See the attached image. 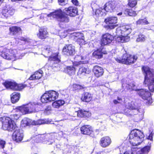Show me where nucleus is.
I'll return each instance as SVG.
<instances>
[{"instance_id": "obj_12", "label": "nucleus", "mask_w": 154, "mask_h": 154, "mask_svg": "<svg viewBox=\"0 0 154 154\" xmlns=\"http://www.w3.org/2000/svg\"><path fill=\"white\" fill-rule=\"evenodd\" d=\"M15 12V10L13 8L5 5L2 7L1 13L4 17L7 18L13 15Z\"/></svg>"}, {"instance_id": "obj_2", "label": "nucleus", "mask_w": 154, "mask_h": 154, "mask_svg": "<svg viewBox=\"0 0 154 154\" xmlns=\"http://www.w3.org/2000/svg\"><path fill=\"white\" fill-rule=\"evenodd\" d=\"M144 75V84L148 86L150 92H154V72L152 70L147 66H143L142 68Z\"/></svg>"}, {"instance_id": "obj_10", "label": "nucleus", "mask_w": 154, "mask_h": 154, "mask_svg": "<svg viewBox=\"0 0 154 154\" xmlns=\"http://www.w3.org/2000/svg\"><path fill=\"white\" fill-rule=\"evenodd\" d=\"M138 57L136 55H131L125 54L123 55L122 59L116 58V60L119 63H122L126 64H131L135 63Z\"/></svg>"}, {"instance_id": "obj_60", "label": "nucleus", "mask_w": 154, "mask_h": 154, "mask_svg": "<svg viewBox=\"0 0 154 154\" xmlns=\"http://www.w3.org/2000/svg\"><path fill=\"white\" fill-rule=\"evenodd\" d=\"M121 149V146H120V148H119V149L120 150V151H121V150H122V149Z\"/></svg>"}, {"instance_id": "obj_17", "label": "nucleus", "mask_w": 154, "mask_h": 154, "mask_svg": "<svg viewBox=\"0 0 154 154\" xmlns=\"http://www.w3.org/2000/svg\"><path fill=\"white\" fill-rule=\"evenodd\" d=\"M151 144V143H150L149 145L146 146L137 151H132V153L131 154H148L150 150Z\"/></svg>"}, {"instance_id": "obj_15", "label": "nucleus", "mask_w": 154, "mask_h": 154, "mask_svg": "<svg viewBox=\"0 0 154 154\" xmlns=\"http://www.w3.org/2000/svg\"><path fill=\"white\" fill-rule=\"evenodd\" d=\"M63 53L67 55H72L75 54V47L71 45H68L65 46L63 48Z\"/></svg>"}, {"instance_id": "obj_45", "label": "nucleus", "mask_w": 154, "mask_h": 154, "mask_svg": "<svg viewBox=\"0 0 154 154\" xmlns=\"http://www.w3.org/2000/svg\"><path fill=\"white\" fill-rule=\"evenodd\" d=\"M59 4L61 5H64L68 3V0H58Z\"/></svg>"}, {"instance_id": "obj_23", "label": "nucleus", "mask_w": 154, "mask_h": 154, "mask_svg": "<svg viewBox=\"0 0 154 154\" xmlns=\"http://www.w3.org/2000/svg\"><path fill=\"white\" fill-rule=\"evenodd\" d=\"M111 140L108 137H102L100 139V144L103 147H106L109 146L111 143Z\"/></svg>"}, {"instance_id": "obj_31", "label": "nucleus", "mask_w": 154, "mask_h": 154, "mask_svg": "<svg viewBox=\"0 0 154 154\" xmlns=\"http://www.w3.org/2000/svg\"><path fill=\"white\" fill-rule=\"evenodd\" d=\"M33 120L28 118H24L22 120L21 124L22 126L25 127L29 126L30 125H33Z\"/></svg>"}, {"instance_id": "obj_9", "label": "nucleus", "mask_w": 154, "mask_h": 154, "mask_svg": "<svg viewBox=\"0 0 154 154\" xmlns=\"http://www.w3.org/2000/svg\"><path fill=\"white\" fill-rule=\"evenodd\" d=\"M17 53V51L15 49H9L4 48L0 54V55L4 59L14 60H15Z\"/></svg>"}, {"instance_id": "obj_32", "label": "nucleus", "mask_w": 154, "mask_h": 154, "mask_svg": "<svg viewBox=\"0 0 154 154\" xmlns=\"http://www.w3.org/2000/svg\"><path fill=\"white\" fill-rule=\"evenodd\" d=\"M65 103L64 100H60L55 101L52 103V106L53 107L55 108H59L60 106H62Z\"/></svg>"}, {"instance_id": "obj_28", "label": "nucleus", "mask_w": 154, "mask_h": 154, "mask_svg": "<svg viewBox=\"0 0 154 154\" xmlns=\"http://www.w3.org/2000/svg\"><path fill=\"white\" fill-rule=\"evenodd\" d=\"M104 22L107 24H115L117 22V18L115 17H109L105 20Z\"/></svg>"}, {"instance_id": "obj_58", "label": "nucleus", "mask_w": 154, "mask_h": 154, "mask_svg": "<svg viewBox=\"0 0 154 154\" xmlns=\"http://www.w3.org/2000/svg\"><path fill=\"white\" fill-rule=\"evenodd\" d=\"M53 143V141H51L50 142H48V143H48V144H52V143Z\"/></svg>"}, {"instance_id": "obj_8", "label": "nucleus", "mask_w": 154, "mask_h": 154, "mask_svg": "<svg viewBox=\"0 0 154 154\" xmlns=\"http://www.w3.org/2000/svg\"><path fill=\"white\" fill-rule=\"evenodd\" d=\"M58 93L54 91H50L44 94L41 98L42 103H46L55 100L58 97Z\"/></svg>"}, {"instance_id": "obj_46", "label": "nucleus", "mask_w": 154, "mask_h": 154, "mask_svg": "<svg viewBox=\"0 0 154 154\" xmlns=\"http://www.w3.org/2000/svg\"><path fill=\"white\" fill-rule=\"evenodd\" d=\"M122 102V100L121 98L118 97L117 100H114L113 101V102L115 104H117L119 103H121Z\"/></svg>"}, {"instance_id": "obj_34", "label": "nucleus", "mask_w": 154, "mask_h": 154, "mask_svg": "<svg viewBox=\"0 0 154 154\" xmlns=\"http://www.w3.org/2000/svg\"><path fill=\"white\" fill-rule=\"evenodd\" d=\"M9 30L11 33L15 35L21 30V29L18 27L13 26L10 28Z\"/></svg>"}, {"instance_id": "obj_27", "label": "nucleus", "mask_w": 154, "mask_h": 154, "mask_svg": "<svg viewBox=\"0 0 154 154\" xmlns=\"http://www.w3.org/2000/svg\"><path fill=\"white\" fill-rule=\"evenodd\" d=\"M48 32L45 29L40 28L39 29V32L37 34L38 37L40 38L45 39L47 36Z\"/></svg>"}, {"instance_id": "obj_30", "label": "nucleus", "mask_w": 154, "mask_h": 154, "mask_svg": "<svg viewBox=\"0 0 154 154\" xmlns=\"http://www.w3.org/2000/svg\"><path fill=\"white\" fill-rule=\"evenodd\" d=\"M20 94L17 92H14L11 95V100L13 103H15L19 100Z\"/></svg>"}, {"instance_id": "obj_29", "label": "nucleus", "mask_w": 154, "mask_h": 154, "mask_svg": "<svg viewBox=\"0 0 154 154\" xmlns=\"http://www.w3.org/2000/svg\"><path fill=\"white\" fill-rule=\"evenodd\" d=\"M81 99L84 102H88L91 100L92 97L90 94L86 92L82 95Z\"/></svg>"}, {"instance_id": "obj_52", "label": "nucleus", "mask_w": 154, "mask_h": 154, "mask_svg": "<svg viewBox=\"0 0 154 154\" xmlns=\"http://www.w3.org/2000/svg\"><path fill=\"white\" fill-rule=\"evenodd\" d=\"M88 61H79L78 63L79 64H80L81 63L85 64L86 63H88Z\"/></svg>"}, {"instance_id": "obj_43", "label": "nucleus", "mask_w": 154, "mask_h": 154, "mask_svg": "<svg viewBox=\"0 0 154 154\" xmlns=\"http://www.w3.org/2000/svg\"><path fill=\"white\" fill-rule=\"evenodd\" d=\"M15 90L20 91L23 89L24 88L23 85L22 84H16V86L15 87Z\"/></svg>"}, {"instance_id": "obj_19", "label": "nucleus", "mask_w": 154, "mask_h": 154, "mask_svg": "<svg viewBox=\"0 0 154 154\" xmlns=\"http://www.w3.org/2000/svg\"><path fill=\"white\" fill-rule=\"evenodd\" d=\"M15 40L17 42V44H23L27 43L30 45H33L34 41L29 38H26L23 37L17 38Z\"/></svg>"}, {"instance_id": "obj_51", "label": "nucleus", "mask_w": 154, "mask_h": 154, "mask_svg": "<svg viewBox=\"0 0 154 154\" xmlns=\"http://www.w3.org/2000/svg\"><path fill=\"white\" fill-rule=\"evenodd\" d=\"M72 3L75 5H78L79 3L77 0H72Z\"/></svg>"}, {"instance_id": "obj_20", "label": "nucleus", "mask_w": 154, "mask_h": 154, "mask_svg": "<svg viewBox=\"0 0 154 154\" xmlns=\"http://www.w3.org/2000/svg\"><path fill=\"white\" fill-rule=\"evenodd\" d=\"M115 2L113 1H109L107 2L104 5L103 9L107 12H112L115 8Z\"/></svg>"}, {"instance_id": "obj_50", "label": "nucleus", "mask_w": 154, "mask_h": 154, "mask_svg": "<svg viewBox=\"0 0 154 154\" xmlns=\"http://www.w3.org/2000/svg\"><path fill=\"white\" fill-rule=\"evenodd\" d=\"M117 26V25H114L111 26H107V28H109L110 29H114L115 27Z\"/></svg>"}, {"instance_id": "obj_48", "label": "nucleus", "mask_w": 154, "mask_h": 154, "mask_svg": "<svg viewBox=\"0 0 154 154\" xmlns=\"http://www.w3.org/2000/svg\"><path fill=\"white\" fill-rule=\"evenodd\" d=\"M154 134V133L152 131L149 134V136L147 137V139L150 140L151 142V143L153 141V137Z\"/></svg>"}, {"instance_id": "obj_36", "label": "nucleus", "mask_w": 154, "mask_h": 154, "mask_svg": "<svg viewBox=\"0 0 154 154\" xmlns=\"http://www.w3.org/2000/svg\"><path fill=\"white\" fill-rule=\"evenodd\" d=\"M67 72L70 75H74L75 74V69L72 66H69L67 67Z\"/></svg>"}, {"instance_id": "obj_18", "label": "nucleus", "mask_w": 154, "mask_h": 154, "mask_svg": "<svg viewBox=\"0 0 154 154\" xmlns=\"http://www.w3.org/2000/svg\"><path fill=\"white\" fill-rule=\"evenodd\" d=\"M92 71L94 75L97 78L102 76L104 73L103 68L97 65L94 66Z\"/></svg>"}, {"instance_id": "obj_5", "label": "nucleus", "mask_w": 154, "mask_h": 154, "mask_svg": "<svg viewBox=\"0 0 154 154\" xmlns=\"http://www.w3.org/2000/svg\"><path fill=\"white\" fill-rule=\"evenodd\" d=\"M21 114H15L10 116L11 117H3L2 119V128L5 130L12 131L15 129L16 125L12 119L17 120L20 117Z\"/></svg>"}, {"instance_id": "obj_54", "label": "nucleus", "mask_w": 154, "mask_h": 154, "mask_svg": "<svg viewBox=\"0 0 154 154\" xmlns=\"http://www.w3.org/2000/svg\"><path fill=\"white\" fill-rule=\"evenodd\" d=\"M77 57L79 58H81L82 60L84 59L83 57H82L79 56H77Z\"/></svg>"}, {"instance_id": "obj_26", "label": "nucleus", "mask_w": 154, "mask_h": 154, "mask_svg": "<svg viewBox=\"0 0 154 154\" xmlns=\"http://www.w3.org/2000/svg\"><path fill=\"white\" fill-rule=\"evenodd\" d=\"M43 73V71L41 70H40L39 71L36 72L34 74L30 76L29 78V79L33 80L39 79L42 76Z\"/></svg>"}, {"instance_id": "obj_1", "label": "nucleus", "mask_w": 154, "mask_h": 154, "mask_svg": "<svg viewBox=\"0 0 154 154\" xmlns=\"http://www.w3.org/2000/svg\"><path fill=\"white\" fill-rule=\"evenodd\" d=\"M64 11V12H63L61 9H59L50 13L48 16L56 18L58 21L60 22L66 23L69 21L68 15L71 17H75L78 12L76 8L72 7L65 8Z\"/></svg>"}, {"instance_id": "obj_6", "label": "nucleus", "mask_w": 154, "mask_h": 154, "mask_svg": "<svg viewBox=\"0 0 154 154\" xmlns=\"http://www.w3.org/2000/svg\"><path fill=\"white\" fill-rule=\"evenodd\" d=\"M144 137L143 133L137 129L132 131L129 135V141L133 146L140 145L143 140Z\"/></svg>"}, {"instance_id": "obj_25", "label": "nucleus", "mask_w": 154, "mask_h": 154, "mask_svg": "<svg viewBox=\"0 0 154 154\" xmlns=\"http://www.w3.org/2000/svg\"><path fill=\"white\" fill-rule=\"evenodd\" d=\"M17 83L14 81H6L3 83L4 86L7 88L15 90V87Z\"/></svg>"}, {"instance_id": "obj_7", "label": "nucleus", "mask_w": 154, "mask_h": 154, "mask_svg": "<svg viewBox=\"0 0 154 154\" xmlns=\"http://www.w3.org/2000/svg\"><path fill=\"white\" fill-rule=\"evenodd\" d=\"M38 104L35 103H29L18 107L16 109V111L18 114H22L30 113L35 112L38 110Z\"/></svg>"}, {"instance_id": "obj_35", "label": "nucleus", "mask_w": 154, "mask_h": 154, "mask_svg": "<svg viewBox=\"0 0 154 154\" xmlns=\"http://www.w3.org/2000/svg\"><path fill=\"white\" fill-rule=\"evenodd\" d=\"M72 35L74 37V39L75 40L80 38H83L84 36L83 34L79 32H73L72 34Z\"/></svg>"}, {"instance_id": "obj_11", "label": "nucleus", "mask_w": 154, "mask_h": 154, "mask_svg": "<svg viewBox=\"0 0 154 154\" xmlns=\"http://www.w3.org/2000/svg\"><path fill=\"white\" fill-rule=\"evenodd\" d=\"M51 49L49 46H47L45 49V52L48 55H50L49 57L48 60L50 61H54V62L57 63L60 61V56H58L57 53L53 54L51 51Z\"/></svg>"}, {"instance_id": "obj_55", "label": "nucleus", "mask_w": 154, "mask_h": 154, "mask_svg": "<svg viewBox=\"0 0 154 154\" xmlns=\"http://www.w3.org/2000/svg\"><path fill=\"white\" fill-rule=\"evenodd\" d=\"M122 14V12H119V13H118L117 14V15H121Z\"/></svg>"}, {"instance_id": "obj_49", "label": "nucleus", "mask_w": 154, "mask_h": 154, "mask_svg": "<svg viewBox=\"0 0 154 154\" xmlns=\"http://www.w3.org/2000/svg\"><path fill=\"white\" fill-rule=\"evenodd\" d=\"M73 87L75 90L80 89H82V87L79 85L75 84L73 85Z\"/></svg>"}, {"instance_id": "obj_3", "label": "nucleus", "mask_w": 154, "mask_h": 154, "mask_svg": "<svg viewBox=\"0 0 154 154\" xmlns=\"http://www.w3.org/2000/svg\"><path fill=\"white\" fill-rule=\"evenodd\" d=\"M131 31V29L128 26H123L118 27L116 31V35L114 38L116 42H125L129 40L128 36Z\"/></svg>"}, {"instance_id": "obj_61", "label": "nucleus", "mask_w": 154, "mask_h": 154, "mask_svg": "<svg viewBox=\"0 0 154 154\" xmlns=\"http://www.w3.org/2000/svg\"><path fill=\"white\" fill-rule=\"evenodd\" d=\"M1 63V60H0V64Z\"/></svg>"}, {"instance_id": "obj_56", "label": "nucleus", "mask_w": 154, "mask_h": 154, "mask_svg": "<svg viewBox=\"0 0 154 154\" xmlns=\"http://www.w3.org/2000/svg\"><path fill=\"white\" fill-rule=\"evenodd\" d=\"M143 115L142 114H141V118H140L139 119H138V120H141V119H142V117H143Z\"/></svg>"}, {"instance_id": "obj_33", "label": "nucleus", "mask_w": 154, "mask_h": 154, "mask_svg": "<svg viewBox=\"0 0 154 154\" xmlns=\"http://www.w3.org/2000/svg\"><path fill=\"white\" fill-rule=\"evenodd\" d=\"M124 14L127 15L131 16H135L137 15L136 12L131 9H126L124 11Z\"/></svg>"}, {"instance_id": "obj_44", "label": "nucleus", "mask_w": 154, "mask_h": 154, "mask_svg": "<svg viewBox=\"0 0 154 154\" xmlns=\"http://www.w3.org/2000/svg\"><path fill=\"white\" fill-rule=\"evenodd\" d=\"M76 41L80 45H83L85 44V41L84 40V36H83V38H80L78 39Z\"/></svg>"}, {"instance_id": "obj_57", "label": "nucleus", "mask_w": 154, "mask_h": 154, "mask_svg": "<svg viewBox=\"0 0 154 154\" xmlns=\"http://www.w3.org/2000/svg\"><path fill=\"white\" fill-rule=\"evenodd\" d=\"M23 0H11V1L12 2H16L17 1H22Z\"/></svg>"}, {"instance_id": "obj_16", "label": "nucleus", "mask_w": 154, "mask_h": 154, "mask_svg": "<svg viewBox=\"0 0 154 154\" xmlns=\"http://www.w3.org/2000/svg\"><path fill=\"white\" fill-rule=\"evenodd\" d=\"M113 38V37L109 33H106L103 35L101 40V45L103 46L107 45L110 43Z\"/></svg>"}, {"instance_id": "obj_21", "label": "nucleus", "mask_w": 154, "mask_h": 154, "mask_svg": "<svg viewBox=\"0 0 154 154\" xmlns=\"http://www.w3.org/2000/svg\"><path fill=\"white\" fill-rule=\"evenodd\" d=\"M132 105V104L128 103L127 105H126V107L127 109H128L129 110V112H131L134 115H135V114L138 113V112L141 113L140 111H142V110L140 108H139L137 107L134 106Z\"/></svg>"}, {"instance_id": "obj_22", "label": "nucleus", "mask_w": 154, "mask_h": 154, "mask_svg": "<svg viewBox=\"0 0 154 154\" xmlns=\"http://www.w3.org/2000/svg\"><path fill=\"white\" fill-rule=\"evenodd\" d=\"M106 53V52L104 51L103 48H99L94 51L92 54V55L96 59H100L102 57L103 54Z\"/></svg>"}, {"instance_id": "obj_41", "label": "nucleus", "mask_w": 154, "mask_h": 154, "mask_svg": "<svg viewBox=\"0 0 154 154\" xmlns=\"http://www.w3.org/2000/svg\"><path fill=\"white\" fill-rule=\"evenodd\" d=\"M137 2L136 0H128V5L130 7L133 8L137 4Z\"/></svg>"}, {"instance_id": "obj_38", "label": "nucleus", "mask_w": 154, "mask_h": 154, "mask_svg": "<svg viewBox=\"0 0 154 154\" xmlns=\"http://www.w3.org/2000/svg\"><path fill=\"white\" fill-rule=\"evenodd\" d=\"M87 69L84 67H82L79 69L77 73V75L79 76L84 75L86 72Z\"/></svg>"}, {"instance_id": "obj_14", "label": "nucleus", "mask_w": 154, "mask_h": 154, "mask_svg": "<svg viewBox=\"0 0 154 154\" xmlns=\"http://www.w3.org/2000/svg\"><path fill=\"white\" fill-rule=\"evenodd\" d=\"M80 130L82 134L89 135L92 137H94L91 127L89 125H85L82 126Z\"/></svg>"}, {"instance_id": "obj_13", "label": "nucleus", "mask_w": 154, "mask_h": 154, "mask_svg": "<svg viewBox=\"0 0 154 154\" xmlns=\"http://www.w3.org/2000/svg\"><path fill=\"white\" fill-rule=\"evenodd\" d=\"M23 137V131L21 129H17L13 133L12 138L13 140L16 142H20Z\"/></svg>"}, {"instance_id": "obj_24", "label": "nucleus", "mask_w": 154, "mask_h": 154, "mask_svg": "<svg viewBox=\"0 0 154 154\" xmlns=\"http://www.w3.org/2000/svg\"><path fill=\"white\" fill-rule=\"evenodd\" d=\"M75 113L78 116L80 117H88L91 116V113L89 111L84 110L80 109L75 111Z\"/></svg>"}, {"instance_id": "obj_47", "label": "nucleus", "mask_w": 154, "mask_h": 154, "mask_svg": "<svg viewBox=\"0 0 154 154\" xmlns=\"http://www.w3.org/2000/svg\"><path fill=\"white\" fill-rule=\"evenodd\" d=\"M5 144V141L0 139V148L4 149Z\"/></svg>"}, {"instance_id": "obj_37", "label": "nucleus", "mask_w": 154, "mask_h": 154, "mask_svg": "<svg viewBox=\"0 0 154 154\" xmlns=\"http://www.w3.org/2000/svg\"><path fill=\"white\" fill-rule=\"evenodd\" d=\"M137 25H144L148 24L149 23L146 18L143 19H140L136 22Z\"/></svg>"}, {"instance_id": "obj_4", "label": "nucleus", "mask_w": 154, "mask_h": 154, "mask_svg": "<svg viewBox=\"0 0 154 154\" xmlns=\"http://www.w3.org/2000/svg\"><path fill=\"white\" fill-rule=\"evenodd\" d=\"M122 86L123 88L125 87L127 89L139 91L138 92V94L143 99L146 101V102L148 105H150L152 103L150 93L145 89H136L134 82H132L130 84H128L123 83Z\"/></svg>"}, {"instance_id": "obj_53", "label": "nucleus", "mask_w": 154, "mask_h": 154, "mask_svg": "<svg viewBox=\"0 0 154 154\" xmlns=\"http://www.w3.org/2000/svg\"><path fill=\"white\" fill-rule=\"evenodd\" d=\"M71 118H69L70 119L72 120H74L76 119V118L74 116H71Z\"/></svg>"}, {"instance_id": "obj_39", "label": "nucleus", "mask_w": 154, "mask_h": 154, "mask_svg": "<svg viewBox=\"0 0 154 154\" xmlns=\"http://www.w3.org/2000/svg\"><path fill=\"white\" fill-rule=\"evenodd\" d=\"M48 123V121L45 120H39L37 121L33 120V125H40Z\"/></svg>"}, {"instance_id": "obj_59", "label": "nucleus", "mask_w": 154, "mask_h": 154, "mask_svg": "<svg viewBox=\"0 0 154 154\" xmlns=\"http://www.w3.org/2000/svg\"><path fill=\"white\" fill-rule=\"evenodd\" d=\"M4 1V0H0V5L2 4Z\"/></svg>"}, {"instance_id": "obj_42", "label": "nucleus", "mask_w": 154, "mask_h": 154, "mask_svg": "<svg viewBox=\"0 0 154 154\" xmlns=\"http://www.w3.org/2000/svg\"><path fill=\"white\" fill-rule=\"evenodd\" d=\"M146 38V37L143 35L140 34L138 35L136 40L137 42H141L144 41Z\"/></svg>"}, {"instance_id": "obj_40", "label": "nucleus", "mask_w": 154, "mask_h": 154, "mask_svg": "<svg viewBox=\"0 0 154 154\" xmlns=\"http://www.w3.org/2000/svg\"><path fill=\"white\" fill-rule=\"evenodd\" d=\"M103 8H100L95 10V14L97 17H101L103 15V12L102 10H103Z\"/></svg>"}]
</instances>
